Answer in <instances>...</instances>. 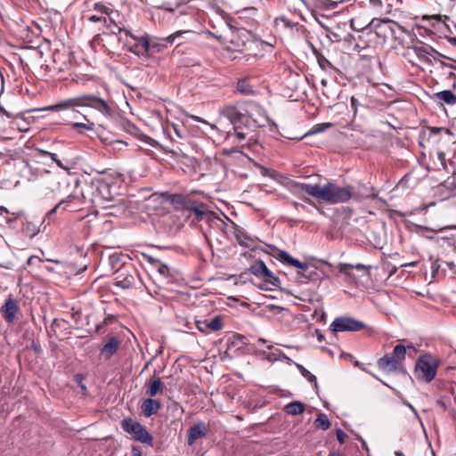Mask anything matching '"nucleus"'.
Here are the masks:
<instances>
[{
  "mask_svg": "<svg viewBox=\"0 0 456 456\" xmlns=\"http://www.w3.org/2000/svg\"><path fill=\"white\" fill-rule=\"evenodd\" d=\"M406 340H402L399 344L395 346L393 351L386 354L378 361V365L380 369L389 372L405 373L406 370L403 367V361L406 358L407 350H413L414 354L418 353L417 348L411 342L404 343Z\"/></svg>",
  "mask_w": 456,
  "mask_h": 456,
  "instance_id": "obj_5",
  "label": "nucleus"
},
{
  "mask_svg": "<svg viewBox=\"0 0 456 456\" xmlns=\"http://www.w3.org/2000/svg\"><path fill=\"white\" fill-rule=\"evenodd\" d=\"M110 24H113L115 28L111 30L112 34L118 35L124 33L125 37L121 36L119 40L124 41L128 51L138 56H144L148 54L150 50V42L146 34L143 36H136L124 26L117 24L113 18L112 21H110L109 25L110 26Z\"/></svg>",
  "mask_w": 456,
  "mask_h": 456,
  "instance_id": "obj_6",
  "label": "nucleus"
},
{
  "mask_svg": "<svg viewBox=\"0 0 456 456\" xmlns=\"http://www.w3.org/2000/svg\"><path fill=\"white\" fill-rule=\"evenodd\" d=\"M416 233L421 237H424L428 240H434L435 236L433 233L436 232V231L432 228H429L428 226H423L417 224L416 225Z\"/></svg>",
  "mask_w": 456,
  "mask_h": 456,
  "instance_id": "obj_35",
  "label": "nucleus"
},
{
  "mask_svg": "<svg viewBox=\"0 0 456 456\" xmlns=\"http://www.w3.org/2000/svg\"><path fill=\"white\" fill-rule=\"evenodd\" d=\"M237 86H248V77H243L241 79H240L237 83Z\"/></svg>",
  "mask_w": 456,
  "mask_h": 456,
  "instance_id": "obj_61",
  "label": "nucleus"
},
{
  "mask_svg": "<svg viewBox=\"0 0 456 456\" xmlns=\"http://www.w3.org/2000/svg\"><path fill=\"white\" fill-rule=\"evenodd\" d=\"M352 268L358 270V271H362V270H365V269H370V268H371V266L370 265L366 266L363 264H356V265H352Z\"/></svg>",
  "mask_w": 456,
  "mask_h": 456,
  "instance_id": "obj_56",
  "label": "nucleus"
},
{
  "mask_svg": "<svg viewBox=\"0 0 456 456\" xmlns=\"http://www.w3.org/2000/svg\"><path fill=\"white\" fill-rule=\"evenodd\" d=\"M436 101L440 104H456V94L452 90H444L434 94Z\"/></svg>",
  "mask_w": 456,
  "mask_h": 456,
  "instance_id": "obj_26",
  "label": "nucleus"
},
{
  "mask_svg": "<svg viewBox=\"0 0 456 456\" xmlns=\"http://www.w3.org/2000/svg\"><path fill=\"white\" fill-rule=\"evenodd\" d=\"M274 248L277 251V254L274 256V257L278 261L298 269V274H300L302 277L308 281H313L315 279V277L317 276V272L315 268L310 266L307 263L301 262L298 259L293 257L286 250L278 249L276 248Z\"/></svg>",
  "mask_w": 456,
  "mask_h": 456,
  "instance_id": "obj_9",
  "label": "nucleus"
},
{
  "mask_svg": "<svg viewBox=\"0 0 456 456\" xmlns=\"http://www.w3.org/2000/svg\"><path fill=\"white\" fill-rule=\"evenodd\" d=\"M120 126L126 132L133 135H138V134L140 133L139 128L134 123H132L130 120L126 118H122L120 120Z\"/></svg>",
  "mask_w": 456,
  "mask_h": 456,
  "instance_id": "obj_37",
  "label": "nucleus"
},
{
  "mask_svg": "<svg viewBox=\"0 0 456 456\" xmlns=\"http://www.w3.org/2000/svg\"><path fill=\"white\" fill-rule=\"evenodd\" d=\"M208 431V426L204 421H198L187 431V444L193 445L198 439L205 437Z\"/></svg>",
  "mask_w": 456,
  "mask_h": 456,
  "instance_id": "obj_18",
  "label": "nucleus"
},
{
  "mask_svg": "<svg viewBox=\"0 0 456 456\" xmlns=\"http://www.w3.org/2000/svg\"><path fill=\"white\" fill-rule=\"evenodd\" d=\"M268 269L269 268L263 260L257 259L249 265L248 272L242 273L240 277L243 278L248 273H250L257 278L264 279Z\"/></svg>",
  "mask_w": 456,
  "mask_h": 456,
  "instance_id": "obj_23",
  "label": "nucleus"
},
{
  "mask_svg": "<svg viewBox=\"0 0 456 456\" xmlns=\"http://www.w3.org/2000/svg\"><path fill=\"white\" fill-rule=\"evenodd\" d=\"M375 379H379L383 385L388 387L389 388H391L396 395H401V393L396 390L395 388L394 387H391L389 385H387L385 381L381 380L379 378H378L376 375H374L373 373H370Z\"/></svg>",
  "mask_w": 456,
  "mask_h": 456,
  "instance_id": "obj_58",
  "label": "nucleus"
},
{
  "mask_svg": "<svg viewBox=\"0 0 456 456\" xmlns=\"http://www.w3.org/2000/svg\"><path fill=\"white\" fill-rule=\"evenodd\" d=\"M18 88H19V90L17 91L18 94H16V93H15V88L10 87V90L8 91L9 93L10 92L13 93V94L15 95V98H13V101H15L16 102H17L16 99L18 97H22L23 99L31 100L40 94V90L38 89V87H18Z\"/></svg>",
  "mask_w": 456,
  "mask_h": 456,
  "instance_id": "obj_24",
  "label": "nucleus"
},
{
  "mask_svg": "<svg viewBox=\"0 0 456 456\" xmlns=\"http://www.w3.org/2000/svg\"><path fill=\"white\" fill-rule=\"evenodd\" d=\"M120 346V340L115 337L110 336L107 338L106 343L101 348V354L106 360H110L113 355H115Z\"/></svg>",
  "mask_w": 456,
  "mask_h": 456,
  "instance_id": "obj_21",
  "label": "nucleus"
},
{
  "mask_svg": "<svg viewBox=\"0 0 456 456\" xmlns=\"http://www.w3.org/2000/svg\"><path fill=\"white\" fill-rule=\"evenodd\" d=\"M18 310L19 306L17 301L12 297H9L1 307V314L6 322L12 323L15 319Z\"/></svg>",
  "mask_w": 456,
  "mask_h": 456,
  "instance_id": "obj_20",
  "label": "nucleus"
},
{
  "mask_svg": "<svg viewBox=\"0 0 456 456\" xmlns=\"http://www.w3.org/2000/svg\"><path fill=\"white\" fill-rule=\"evenodd\" d=\"M92 185L95 189V196L100 197L105 202H110L113 200L114 194L111 191L110 182L101 177H94L92 180Z\"/></svg>",
  "mask_w": 456,
  "mask_h": 456,
  "instance_id": "obj_16",
  "label": "nucleus"
},
{
  "mask_svg": "<svg viewBox=\"0 0 456 456\" xmlns=\"http://www.w3.org/2000/svg\"><path fill=\"white\" fill-rule=\"evenodd\" d=\"M336 437H337L338 442L340 444H343L346 441V434L341 428H337Z\"/></svg>",
  "mask_w": 456,
  "mask_h": 456,
  "instance_id": "obj_52",
  "label": "nucleus"
},
{
  "mask_svg": "<svg viewBox=\"0 0 456 456\" xmlns=\"http://www.w3.org/2000/svg\"><path fill=\"white\" fill-rule=\"evenodd\" d=\"M314 424L316 427L322 428V430L329 429L331 425L328 416L323 412L317 415V418L314 420Z\"/></svg>",
  "mask_w": 456,
  "mask_h": 456,
  "instance_id": "obj_36",
  "label": "nucleus"
},
{
  "mask_svg": "<svg viewBox=\"0 0 456 456\" xmlns=\"http://www.w3.org/2000/svg\"><path fill=\"white\" fill-rule=\"evenodd\" d=\"M222 117L232 119L235 124H244L248 129L276 124L270 120L265 110L253 100L239 101L236 105H226L219 110Z\"/></svg>",
  "mask_w": 456,
  "mask_h": 456,
  "instance_id": "obj_1",
  "label": "nucleus"
},
{
  "mask_svg": "<svg viewBox=\"0 0 456 456\" xmlns=\"http://www.w3.org/2000/svg\"><path fill=\"white\" fill-rule=\"evenodd\" d=\"M83 119L86 120V123L73 122L70 124L71 127L80 134H85V131H94V123L90 121L86 115H83Z\"/></svg>",
  "mask_w": 456,
  "mask_h": 456,
  "instance_id": "obj_29",
  "label": "nucleus"
},
{
  "mask_svg": "<svg viewBox=\"0 0 456 456\" xmlns=\"http://www.w3.org/2000/svg\"><path fill=\"white\" fill-rule=\"evenodd\" d=\"M88 20L91 21V22H100V21H103L105 23V25L110 28V25L107 24V18L105 16H98V15H91L89 16L88 18Z\"/></svg>",
  "mask_w": 456,
  "mask_h": 456,
  "instance_id": "obj_50",
  "label": "nucleus"
},
{
  "mask_svg": "<svg viewBox=\"0 0 456 456\" xmlns=\"http://www.w3.org/2000/svg\"><path fill=\"white\" fill-rule=\"evenodd\" d=\"M436 404L441 407L444 411L447 409L445 403L443 400L436 401Z\"/></svg>",
  "mask_w": 456,
  "mask_h": 456,
  "instance_id": "obj_64",
  "label": "nucleus"
},
{
  "mask_svg": "<svg viewBox=\"0 0 456 456\" xmlns=\"http://www.w3.org/2000/svg\"><path fill=\"white\" fill-rule=\"evenodd\" d=\"M338 272L348 278L353 277L352 264L339 263L338 265Z\"/></svg>",
  "mask_w": 456,
  "mask_h": 456,
  "instance_id": "obj_43",
  "label": "nucleus"
},
{
  "mask_svg": "<svg viewBox=\"0 0 456 456\" xmlns=\"http://www.w3.org/2000/svg\"><path fill=\"white\" fill-rule=\"evenodd\" d=\"M132 456H142V452L140 447L134 445L131 450Z\"/></svg>",
  "mask_w": 456,
  "mask_h": 456,
  "instance_id": "obj_54",
  "label": "nucleus"
},
{
  "mask_svg": "<svg viewBox=\"0 0 456 456\" xmlns=\"http://www.w3.org/2000/svg\"><path fill=\"white\" fill-rule=\"evenodd\" d=\"M389 20H372L368 26L363 28L358 36L356 46L360 49H365L368 42L377 37H386L385 29L390 28Z\"/></svg>",
  "mask_w": 456,
  "mask_h": 456,
  "instance_id": "obj_8",
  "label": "nucleus"
},
{
  "mask_svg": "<svg viewBox=\"0 0 456 456\" xmlns=\"http://www.w3.org/2000/svg\"><path fill=\"white\" fill-rule=\"evenodd\" d=\"M115 286L123 289H130L139 281L142 283L140 274L132 263L122 264L118 270L115 271Z\"/></svg>",
  "mask_w": 456,
  "mask_h": 456,
  "instance_id": "obj_10",
  "label": "nucleus"
},
{
  "mask_svg": "<svg viewBox=\"0 0 456 456\" xmlns=\"http://www.w3.org/2000/svg\"><path fill=\"white\" fill-rule=\"evenodd\" d=\"M161 408V403L159 400L154 398H146L141 406L142 413L146 418H150L153 415H156L159 409Z\"/></svg>",
  "mask_w": 456,
  "mask_h": 456,
  "instance_id": "obj_22",
  "label": "nucleus"
},
{
  "mask_svg": "<svg viewBox=\"0 0 456 456\" xmlns=\"http://www.w3.org/2000/svg\"><path fill=\"white\" fill-rule=\"evenodd\" d=\"M266 359L269 361H286L289 363H294L292 359H290L289 356L285 354L280 349H276L275 352L272 353L271 354L266 356Z\"/></svg>",
  "mask_w": 456,
  "mask_h": 456,
  "instance_id": "obj_39",
  "label": "nucleus"
},
{
  "mask_svg": "<svg viewBox=\"0 0 456 456\" xmlns=\"http://www.w3.org/2000/svg\"><path fill=\"white\" fill-rule=\"evenodd\" d=\"M234 94L240 95H251L255 94V91L253 90V87H236Z\"/></svg>",
  "mask_w": 456,
  "mask_h": 456,
  "instance_id": "obj_45",
  "label": "nucleus"
},
{
  "mask_svg": "<svg viewBox=\"0 0 456 456\" xmlns=\"http://www.w3.org/2000/svg\"><path fill=\"white\" fill-rule=\"evenodd\" d=\"M331 126H333V124L330 122L315 124L314 126H312V128L307 133H305V134L302 138L324 132L326 129H328Z\"/></svg>",
  "mask_w": 456,
  "mask_h": 456,
  "instance_id": "obj_34",
  "label": "nucleus"
},
{
  "mask_svg": "<svg viewBox=\"0 0 456 456\" xmlns=\"http://www.w3.org/2000/svg\"><path fill=\"white\" fill-rule=\"evenodd\" d=\"M313 53L316 57L320 68L330 77V80L327 77L322 78V86H326L329 82L340 84L338 77H342V73L335 68L319 50L313 48Z\"/></svg>",
  "mask_w": 456,
  "mask_h": 456,
  "instance_id": "obj_13",
  "label": "nucleus"
},
{
  "mask_svg": "<svg viewBox=\"0 0 456 456\" xmlns=\"http://www.w3.org/2000/svg\"><path fill=\"white\" fill-rule=\"evenodd\" d=\"M284 411L291 416H297L305 411V405L300 401H292L285 405Z\"/></svg>",
  "mask_w": 456,
  "mask_h": 456,
  "instance_id": "obj_28",
  "label": "nucleus"
},
{
  "mask_svg": "<svg viewBox=\"0 0 456 456\" xmlns=\"http://www.w3.org/2000/svg\"><path fill=\"white\" fill-rule=\"evenodd\" d=\"M234 236L240 245H247V241H251V237L246 232V231L234 224Z\"/></svg>",
  "mask_w": 456,
  "mask_h": 456,
  "instance_id": "obj_32",
  "label": "nucleus"
},
{
  "mask_svg": "<svg viewBox=\"0 0 456 456\" xmlns=\"http://www.w3.org/2000/svg\"><path fill=\"white\" fill-rule=\"evenodd\" d=\"M402 403L403 405H405L406 407H408L413 412L415 418L418 419L419 421L420 422V424L422 425L421 419L419 418V415L417 410L415 409V407L405 399H403Z\"/></svg>",
  "mask_w": 456,
  "mask_h": 456,
  "instance_id": "obj_48",
  "label": "nucleus"
},
{
  "mask_svg": "<svg viewBox=\"0 0 456 456\" xmlns=\"http://www.w3.org/2000/svg\"><path fill=\"white\" fill-rule=\"evenodd\" d=\"M141 256H142V261L147 262L150 265H158V258H156L149 254H146V253H142Z\"/></svg>",
  "mask_w": 456,
  "mask_h": 456,
  "instance_id": "obj_47",
  "label": "nucleus"
},
{
  "mask_svg": "<svg viewBox=\"0 0 456 456\" xmlns=\"http://www.w3.org/2000/svg\"><path fill=\"white\" fill-rule=\"evenodd\" d=\"M264 281L265 283H269L274 287L281 288V280L275 275L270 269L267 270Z\"/></svg>",
  "mask_w": 456,
  "mask_h": 456,
  "instance_id": "obj_40",
  "label": "nucleus"
},
{
  "mask_svg": "<svg viewBox=\"0 0 456 456\" xmlns=\"http://www.w3.org/2000/svg\"><path fill=\"white\" fill-rule=\"evenodd\" d=\"M439 360L430 353H421L415 361L414 376L421 382L430 383L437 374Z\"/></svg>",
  "mask_w": 456,
  "mask_h": 456,
  "instance_id": "obj_7",
  "label": "nucleus"
},
{
  "mask_svg": "<svg viewBox=\"0 0 456 456\" xmlns=\"http://www.w3.org/2000/svg\"><path fill=\"white\" fill-rule=\"evenodd\" d=\"M231 125H232L233 131L235 136L238 138V140L241 141L246 138V134L244 132L241 131L243 127H245L244 124H235L232 119H227Z\"/></svg>",
  "mask_w": 456,
  "mask_h": 456,
  "instance_id": "obj_42",
  "label": "nucleus"
},
{
  "mask_svg": "<svg viewBox=\"0 0 456 456\" xmlns=\"http://www.w3.org/2000/svg\"><path fill=\"white\" fill-rule=\"evenodd\" d=\"M354 365L361 370H362L363 371H366L367 373H371L370 371H369L363 365V363H362L361 362H359L358 360H354Z\"/></svg>",
  "mask_w": 456,
  "mask_h": 456,
  "instance_id": "obj_57",
  "label": "nucleus"
},
{
  "mask_svg": "<svg viewBox=\"0 0 456 456\" xmlns=\"http://www.w3.org/2000/svg\"><path fill=\"white\" fill-rule=\"evenodd\" d=\"M10 214V211L4 206H0V216H2L7 224H10L13 221L12 218L7 217Z\"/></svg>",
  "mask_w": 456,
  "mask_h": 456,
  "instance_id": "obj_49",
  "label": "nucleus"
},
{
  "mask_svg": "<svg viewBox=\"0 0 456 456\" xmlns=\"http://www.w3.org/2000/svg\"><path fill=\"white\" fill-rule=\"evenodd\" d=\"M428 130L430 132V134H429L430 136L431 135H435V134H438L442 131H445L447 134H451L450 129L444 128V127L429 126Z\"/></svg>",
  "mask_w": 456,
  "mask_h": 456,
  "instance_id": "obj_51",
  "label": "nucleus"
},
{
  "mask_svg": "<svg viewBox=\"0 0 456 456\" xmlns=\"http://www.w3.org/2000/svg\"><path fill=\"white\" fill-rule=\"evenodd\" d=\"M30 347L36 353H37V354L41 353V346L39 345H37L35 341L31 342Z\"/></svg>",
  "mask_w": 456,
  "mask_h": 456,
  "instance_id": "obj_59",
  "label": "nucleus"
},
{
  "mask_svg": "<svg viewBox=\"0 0 456 456\" xmlns=\"http://www.w3.org/2000/svg\"><path fill=\"white\" fill-rule=\"evenodd\" d=\"M121 428L126 433L132 435L134 440L150 446L153 445L152 435L140 422L132 418H125L121 421Z\"/></svg>",
  "mask_w": 456,
  "mask_h": 456,
  "instance_id": "obj_11",
  "label": "nucleus"
},
{
  "mask_svg": "<svg viewBox=\"0 0 456 456\" xmlns=\"http://www.w3.org/2000/svg\"><path fill=\"white\" fill-rule=\"evenodd\" d=\"M447 41L453 46H456V37H446Z\"/></svg>",
  "mask_w": 456,
  "mask_h": 456,
  "instance_id": "obj_63",
  "label": "nucleus"
},
{
  "mask_svg": "<svg viewBox=\"0 0 456 456\" xmlns=\"http://www.w3.org/2000/svg\"><path fill=\"white\" fill-rule=\"evenodd\" d=\"M283 185L291 194L300 199L305 200L307 202H310V200H306L305 196H309L315 199L317 183L312 184L306 183H300L289 179Z\"/></svg>",
  "mask_w": 456,
  "mask_h": 456,
  "instance_id": "obj_15",
  "label": "nucleus"
},
{
  "mask_svg": "<svg viewBox=\"0 0 456 456\" xmlns=\"http://www.w3.org/2000/svg\"><path fill=\"white\" fill-rule=\"evenodd\" d=\"M38 152H39L40 156H42V157H50V159L53 162H55L57 167H59L60 168H61L63 170H68L69 169L68 166H65L62 163V161L58 159L57 154L50 152L48 151H45V150H39Z\"/></svg>",
  "mask_w": 456,
  "mask_h": 456,
  "instance_id": "obj_38",
  "label": "nucleus"
},
{
  "mask_svg": "<svg viewBox=\"0 0 456 456\" xmlns=\"http://www.w3.org/2000/svg\"><path fill=\"white\" fill-rule=\"evenodd\" d=\"M15 95L12 92H5V87H0V114L4 115L8 118H12V123L17 126V128L25 132L28 130V126L34 122L36 117L29 115L32 112H38L39 110H35L37 108H33L26 110H21L17 113H12L4 109L3 104L11 105L16 104V102L13 101Z\"/></svg>",
  "mask_w": 456,
  "mask_h": 456,
  "instance_id": "obj_4",
  "label": "nucleus"
},
{
  "mask_svg": "<svg viewBox=\"0 0 456 456\" xmlns=\"http://www.w3.org/2000/svg\"><path fill=\"white\" fill-rule=\"evenodd\" d=\"M350 102H351V108L354 110V114L355 115L357 112V108L360 105V102H359L358 99L355 98L354 96L351 97Z\"/></svg>",
  "mask_w": 456,
  "mask_h": 456,
  "instance_id": "obj_53",
  "label": "nucleus"
},
{
  "mask_svg": "<svg viewBox=\"0 0 456 456\" xmlns=\"http://www.w3.org/2000/svg\"><path fill=\"white\" fill-rule=\"evenodd\" d=\"M366 328V324L351 316H339L335 318L329 326V330L337 334L338 332H357Z\"/></svg>",
  "mask_w": 456,
  "mask_h": 456,
  "instance_id": "obj_12",
  "label": "nucleus"
},
{
  "mask_svg": "<svg viewBox=\"0 0 456 456\" xmlns=\"http://www.w3.org/2000/svg\"><path fill=\"white\" fill-rule=\"evenodd\" d=\"M373 187L362 186L356 190L354 186L346 184L339 186L335 181H329L325 184H317L315 200L330 205L346 203L350 200L362 201L364 199L372 197Z\"/></svg>",
  "mask_w": 456,
  "mask_h": 456,
  "instance_id": "obj_2",
  "label": "nucleus"
},
{
  "mask_svg": "<svg viewBox=\"0 0 456 456\" xmlns=\"http://www.w3.org/2000/svg\"><path fill=\"white\" fill-rule=\"evenodd\" d=\"M196 327L200 332L207 335L222 330L224 322L220 315H216L208 319L196 321Z\"/></svg>",
  "mask_w": 456,
  "mask_h": 456,
  "instance_id": "obj_17",
  "label": "nucleus"
},
{
  "mask_svg": "<svg viewBox=\"0 0 456 456\" xmlns=\"http://www.w3.org/2000/svg\"><path fill=\"white\" fill-rule=\"evenodd\" d=\"M61 208L62 209V206L61 205V203L59 202L57 205H55L52 209H50L47 213H46V216L45 217L48 219V223L52 222V220L53 219V216L55 215V213L57 212L58 209Z\"/></svg>",
  "mask_w": 456,
  "mask_h": 456,
  "instance_id": "obj_46",
  "label": "nucleus"
},
{
  "mask_svg": "<svg viewBox=\"0 0 456 456\" xmlns=\"http://www.w3.org/2000/svg\"><path fill=\"white\" fill-rule=\"evenodd\" d=\"M186 211L189 212L188 217L193 216V220L198 222L206 221L207 223H211L214 220L222 222L221 218L215 212L207 208L206 204L195 200H191Z\"/></svg>",
  "mask_w": 456,
  "mask_h": 456,
  "instance_id": "obj_14",
  "label": "nucleus"
},
{
  "mask_svg": "<svg viewBox=\"0 0 456 456\" xmlns=\"http://www.w3.org/2000/svg\"><path fill=\"white\" fill-rule=\"evenodd\" d=\"M278 20L281 21L287 28H292L295 26V24L291 23L286 17H281L278 19Z\"/></svg>",
  "mask_w": 456,
  "mask_h": 456,
  "instance_id": "obj_55",
  "label": "nucleus"
},
{
  "mask_svg": "<svg viewBox=\"0 0 456 456\" xmlns=\"http://www.w3.org/2000/svg\"><path fill=\"white\" fill-rule=\"evenodd\" d=\"M94 9L102 14H106L109 18V20L112 21L113 11L110 10L109 7H107L102 3H95L94 4Z\"/></svg>",
  "mask_w": 456,
  "mask_h": 456,
  "instance_id": "obj_41",
  "label": "nucleus"
},
{
  "mask_svg": "<svg viewBox=\"0 0 456 456\" xmlns=\"http://www.w3.org/2000/svg\"><path fill=\"white\" fill-rule=\"evenodd\" d=\"M192 200L188 195L181 193H167L165 198V200L178 211H186Z\"/></svg>",
  "mask_w": 456,
  "mask_h": 456,
  "instance_id": "obj_19",
  "label": "nucleus"
},
{
  "mask_svg": "<svg viewBox=\"0 0 456 456\" xmlns=\"http://www.w3.org/2000/svg\"><path fill=\"white\" fill-rule=\"evenodd\" d=\"M80 203L79 196L77 194H69L62 199L60 203L62 206V211H72L75 208V204Z\"/></svg>",
  "mask_w": 456,
  "mask_h": 456,
  "instance_id": "obj_30",
  "label": "nucleus"
},
{
  "mask_svg": "<svg viewBox=\"0 0 456 456\" xmlns=\"http://www.w3.org/2000/svg\"><path fill=\"white\" fill-rule=\"evenodd\" d=\"M432 52H436V51L431 46L417 47L416 48V53L419 57H426L427 55H431Z\"/></svg>",
  "mask_w": 456,
  "mask_h": 456,
  "instance_id": "obj_44",
  "label": "nucleus"
},
{
  "mask_svg": "<svg viewBox=\"0 0 456 456\" xmlns=\"http://www.w3.org/2000/svg\"><path fill=\"white\" fill-rule=\"evenodd\" d=\"M297 369L300 371L301 375L310 383H313L315 388H318L316 377L311 373L306 368L297 362H294Z\"/></svg>",
  "mask_w": 456,
  "mask_h": 456,
  "instance_id": "obj_33",
  "label": "nucleus"
},
{
  "mask_svg": "<svg viewBox=\"0 0 456 456\" xmlns=\"http://www.w3.org/2000/svg\"><path fill=\"white\" fill-rule=\"evenodd\" d=\"M148 388L146 390V394L151 397L156 396L158 394L162 393L163 391V382L160 378H156L154 379H149L147 381Z\"/></svg>",
  "mask_w": 456,
  "mask_h": 456,
  "instance_id": "obj_27",
  "label": "nucleus"
},
{
  "mask_svg": "<svg viewBox=\"0 0 456 456\" xmlns=\"http://www.w3.org/2000/svg\"><path fill=\"white\" fill-rule=\"evenodd\" d=\"M61 322H65V321L64 320L53 319V322H52L51 326L52 327H61Z\"/></svg>",
  "mask_w": 456,
  "mask_h": 456,
  "instance_id": "obj_62",
  "label": "nucleus"
},
{
  "mask_svg": "<svg viewBox=\"0 0 456 456\" xmlns=\"http://www.w3.org/2000/svg\"><path fill=\"white\" fill-rule=\"evenodd\" d=\"M77 107L94 108L109 118H112L115 114V110L112 109L105 100L93 94H85L76 97L63 99L54 104L42 107L40 109H37L36 110L59 112L72 110L75 111Z\"/></svg>",
  "mask_w": 456,
  "mask_h": 456,
  "instance_id": "obj_3",
  "label": "nucleus"
},
{
  "mask_svg": "<svg viewBox=\"0 0 456 456\" xmlns=\"http://www.w3.org/2000/svg\"><path fill=\"white\" fill-rule=\"evenodd\" d=\"M315 336L319 342H323L325 340V336L321 332L320 330H315Z\"/></svg>",
  "mask_w": 456,
  "mask_h": 456,
  "instance_id": "obj_60",
  "label": "nucleus"
},
{
  "mask_svg": "<svg viewBox=\"0 0 456 456\" xmlns=\"http://www.w3.org/2000/svg\"><path fill=\"white\" fill-rule=\"evenodd\" d=\"M157 272L167 283L173 282L175 271L171 269L167 265L164 263L159 265Z\"/></svg>",
  "mask_w": 456,
  "mask_h": 456,
  "instance_id": "obj_31",
  "label": "nucleus"
},
{
  "mask_svg": "<svg viewBox=\"0 0 456 456\" xmlns=\"http://www.w3.org/2000/svg\"><path fill=\"white\" fill-rule=\"evenodd\" d=\"M131 258L127 255L114 252L109 256V265L113 270H118V266H122V264L131 263Z\"/></svg>",
  "mask_w": 456,
  "mask_h": 456,
  "instance_id": "obj_25",
  "label": "nucleus"
}]
</instances>
